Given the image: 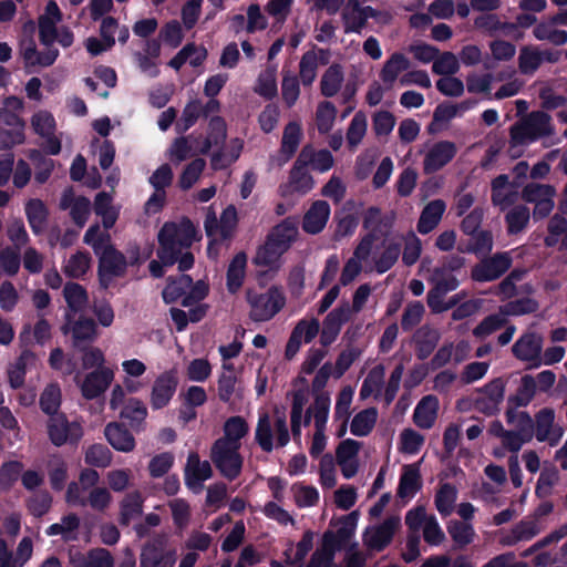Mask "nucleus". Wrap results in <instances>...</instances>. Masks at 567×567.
Segmentation results:
<instances>
[{
    "label": "nucleus",
    "instance_id": "nucleus-1",
    "mask_svg": "<svg viewBox=\"0 0 567 567\" xmlns=\"http://www.w3.org/2000/svg\"><path fill=\"white\" fill-rule=\"evenodd\" d=\"M195 228L192 221L185 218L179 225L166 221L158 231L157 258L166 267L178 264L179 271L184 272L193 268L194 255L183 249H188L194 240Z\"/></svg>",
    "mask_w": 567,
    "mask_h": 567
},
{
    "label": "nucleus",
    "instance_id": "nucleus-2",
    "mask_svg": "<svg viewBox=\"0 0 567 567\" xmlns=\"http://www.w3.org/2000/svg\"><path fill=\"white\" fill-rule=\"evenodd\" d=\"M246 300L250 307L249 318L254 322L271 320L286 303V297L277 286H271L266 292L247 289Z\"/></svg>",
    "mask_w": 567,
    "mask_h": 567
},
{
    "label": "nucleus",
    "instance_id": "nucleus-3",
    "mask_svg": "<svg viewBox=\"0 0 567 567\" xmlns=\"http://www.w3.org/2000/svg\"><path fill=\"white\" fill-rule=\"evenodd\" d=\"M358 520V511H352L337 519H331L330 526H338V528L337 530H326L321 538V545L317 549L324 553L326 556H328V559H334L336 553L342 549L343 546L354 536Z\"/></svg>",
    "mask_w": 567,
    "mask_h": 567
},
{
    "label": "nucleus",
    "instance_id": "nucleus-4",
    "mask_svg": "<svg viewBox=\"0 0 567 567\" xmlns=\"http://www.w3.org/2000/svg\"><path fill=\"white\" fill-rule=\"evenodd\" d=\"M240 445H228L225 441H215L210 447V460L220 475L233 482L238 478L243 471L244 457Z\"/></svg>",
    "mask_w": 567,
    "mask_h": 567
},
{
    "label": "nucleus",
    "instance_id": "nucleus-5",
    "mask_svg": "<svg viewBox=\"0 0 567 567\" xmlns=\"http://www.w3.org/2000/svg\"><path fill=\"white\" fill-rule=\"evenodd\" d=\"M99 258L97 279L102 289H109L114 278L126 274L128 264L125 255L111 243L95 254Z\"/></svg>",
    "mask_w": 567,
    "mask_h": 567
},
{
    "label": "nucleus",
    "instance_id": "nucleus-6",
    "mask_svg": "<svg viewBox=\"0 0 567 567\" xmlns=\"http://www.w3.org/2000/svg\"><path fill=\"white\" fill-rule=\"evenodd\" d=\"M47 433L50 442L56 447L65 444L76 446L83 437V427L76 421H69L62 412L48 419Z\"/></svg>",
    "mask_w": 567,
    "mask_h": 567
},
{
    "label": "nucleus",
    "instance_id": "nucleus-7",
    "mask_svg": "<svg viewBox=\"0 0 567 567\" xmlns=\"http://www.w3.org/2000/svg\"><path fill=\"white\" fill-rule=\"evenodd\" d=\"M167 538L157 534L141 549L140 567H174L177 560L175 549H166Z\"/></svg>",
    "mask_w": 567,
    "mask_h": 567
},
{
    "label": "nucleus",
    "instance_id": "nucleus-8",
    "mask_svg": "<svg viewBox=\"0 0 567 567\" xmlns=\"http://www.w3.org/2000/svg\"><path fill=\"white\" fill-rule=\"evenodd\" d=\"M509 252H496L483 258L471 270V278L476 282H488L501 278L512 266Z\"/></svg>",
    "mask_w": 567,
    "mask_h": 567
},
{
    "label": "nucleus",
    "instance_id": "nucleus-9",
    "mask_svg": "<svg viewBox=\"0 0 567 567\" xmlns=\"http://www.w3.org/2000/svg\"><path fill=\"white\" fill-rule=\"evenodd\" d=\"M213 476V470L208 461H200L197 452H190L184 468L186 486L195 494L202 492L203 483Z\"/></svg>",
    "mask_w": 567,
    "mask_h": 567
},
{
    "label": "nucleus",
    "instance_id": "nucleus-10",
    "mask_svg": "<svg viewBox=\"0 0 567 567\" xmlns=\"http://www.w3.org/2000/svg\"><path fill=\"white\" fill-rule=\"evenodd\" d=\"M178 385V378L175 370H168L159 374L152 388L151 405L154 410L165 408L174 396Z\"/></svg>",
    "mask_w": 567,
    "mask_h": 567
},
{
    "label": "nucleus",
    "instance_id": "nucleus-11",
    "mask_svg": "<svg viewBox=\"0 0 567 567\" xmlns=\"http://www.w3.org/2000/svg\"><path fill=\"white\" fill-rule=\"evenodd\" d=\"M555 412L550 408H544L535 415L534 434L538 442H548L550 446L558 444L563 436V429L554 426Z\"/></svg>",
    "mask_w": 567,
    "mask_h": 567
},
{
    "label": "nucleus",
    "instance_id": "nucleus-12",
    "mask_svg": "<svg viewBox=\"0 0 567 567\" xmlns=\"http://www.w3.org/2000/svg\"><path fill=\"white\" fill-rule=\"evenodd\" d=\"M455 143L450 141L436 142L426 153L423 161L425 174H433L447 165L456 155Z\"/></svg>",
    "mask_w": 567,
    "mask_h": 567
},
{
    "label": "nucleus",
    "instance_id": "nucleus-13",
    "mask_svg": "<svg viewBox=\"0 0 567 567\" xmlns=\"http://www.w3.org/2000/svg\"><path fill=\"white\" fill-rule=\"evenodd\" d=\"M350 307L348 303H343L332 311H330L322 322V330L320 333V343L322 347H329L338 338L342 324L350 319Z\"/></svg>",
    "mask_w": 567,
    "mask_h": 567
},
{
    "label": "nucleus",
    "instance_id": "nucleus-14",
    "mask_svg": "<svg viewBox=\"0 0 567 567\" xmlns=\"http://www.w3.org/2000/svg\"><path fill=\"white\" fill-rule=\"evenodd\" d=\"M399 526V517L391 516L385 518L380 525L374 527L371 533L364 536V544L372 550L382 551L391 544Z\"/></svg>",
    "mask_w": 567,
    "mask_h": 567
},
{
    "label": "nucleus",
    "instance_id": "nucleus-15",
    "mask_svg": "<svg viewBox=\"0 0 567 567\" xmlns=\"http://www.w3.org/2000/svg\"><path fill=\"white\" fill-rule=\"evenodd\" d=\"M114 373L109 368H101L86 374L81 385L82 395L86 400H94L103 394L111 385Z\"/></svg>",
    "mask_w": 567,
    "mask_h": 567
},
{
    "label": "nucleus",
    "instance_id": "nucleus-16",
    "mask_svg": "<svg viewBox=\"0 0 567 567\" xmlns=\"http://www.w3.org/2000/svg\"><path fill=\"white\" fill-rule=\"evenodd\" d=\"M512 351L517 359L530 362L529 368H538L542 364V340L534 333L520 337Z\"/></svg>",
    "mask_w": 567,
    "mask_h": 567
},
{
    "label": "nucleus",
    "instance_id": "nucleus-17",
    "mask_svg": "<svg viewBox=\"0 0 567 567\" xmlns=\"http://www.w3.org/2000/svg\"><path fill=\"white\" fill-rule=\"evenodd\" d=\"M298 237V224L293 217H286L274 226L266 238L274 243L281 251H288Z\"/></svg>",
    "mask_w": 567,
    "mask_h": 567
},
{
    "label": "nucleus",
    "instance_id": "nucleus-18",
    "mask_svg": "<svg viewBox=\"0 0 567 567\" xmlns=\"http://www.w3.org/2000/svg\"><path fill=\"white\" fill-rule=\"evenodd\" d=\"M104 436L110 445L118 452L128 453L135 449V439L123 423L110 422L106 424Z\"/></svg>",
    "mask_w": 567,
    "mask_h": 567
},
{
    "label": "nucleus",
    "instance_id": "nucleus-19",
    "mask_svg": "<svg viewBox=\"0 0 567 567\" xmlns=\"http://www.w3.org/2000/svg\"><path fill=\"white\" fill-rule=\"evenodd\" d=\"M330 205L326 200H316L303 216L302 229L317 235L326 227L330 216Z\"/></svg>",
    "mask_w": 567,
    "mask_h": 567
},
{
    "label": "nucleus",
    "instance_id": "nucleus-20",
    "mask_svg": "<svg viewBox=\"0 0 567 567\" xmlns=\"http://www.w3.org/2000/svg\"><path fill=\"white\" fill-rule=\"evenodd\" d=\"M439 400L435 395H425L416 404L413 412L414 424L423 430L431 429L437 417Z\"/></svg>",
    "mask_w": 567,
    "mask_h": 567
},
{
    "label": "nucleus",
    "instance_id": "nucleus-21",
    "mask_svg": "<svg viewBox=\"0 0 567 567\" xmlns=\"http://www.w3.org/2000/svg\"><path fill=\"white\" fill-rule=\"evenodd\" d=\"M446 204L443 199H433L427 203L421 212L420 218L416 224V229L420 234L426 235L431 233L440 224L443 214L445 213Z\"/></svg>",
    "mask_w": 567,
    "mask_h": 567
},
{
    "label": "nucleus",
    "instance_id": "nucleus-22",
    "mask_svg": "<svg viewBox=\"0 0 567 567\" xmlns=\"http://www.w3.org/2000/svg\"><path fill=\"white\" fill-rule=\"evenodd\" d=\"M484 398L477 399V409L486 414H492L504 399L505 383L501 378L494 379L482 389Z\"/></svg>",
    "mask_w": 567,
    "mask_h": 567
},
{
    "label": "nucleus",
    "instance_id": "nucleus-23",
    "mask_svg": "<svg viewBox=\"0 0 567 567\" xmlns=\"http://www.w3.org/2000/svg\"><path fill=\"white\" fill-rule=\"evenodd\" d=\"M415 343V355L419 360H426L440 341V333L436 329L429 326H422L413 334Z\"/></svg>",
    "mask_w": 567,
    "mask_h": 567
},
{
    "label": "nucleus",
    "instance_id": "nucleus-24",
    "mask_svg": "<svg viewBox=\"0 0 567 567\" xmlns=\"http://www.w3.org/2000/svg\"><path fill=\"white\" fill-rule=\"evenodd\" d=\"M422 488V476L417 464L403 466L396 495L400 498L413 497Z\"/></svg>",
    "mask_w": 567,
    "mask_h": 567
},
{
    "label": "nucleus",
    "instance_id": "nucleus-25",
    "mask_svg": "<svg viewBox=\"0 0 567 567\" xmlns=\"http://www.w3.org/2000/svg\"><path fill=\"white\" fill-rule=\"evenodd\" d=\"M247 255L244 251L237 252L230 260L226 272L227 290L235 295L243 287L246 277Z\"/></svg>",
    "mask_w": 567,
    "mask_h": 567
},
{
    "label": "nucleus",
    "instance_id": "nucleus-26",
    "mask_svg": "<svg viewBox=\"0 0 567 567\" xmlns=\"http://www.w3.org/2000/svg\"><path fill=\"white\" fill-rule=\"evenodd\" d=\"M146 416V405L136 398H130L125 401L120 412V417L126 421L130 427L135 432H140L143 429Z\"/></svg>",
    "mask_w": 567,
    "mask_h": 567
},
{
    "label": "nucleus",
    "instance_id": "nucleus-27",
    "mask_svg": "<svg viewBox=\"0 0 567 567\" xmlns=\"http://www.w3.org/2000/svg\"><path fill=\"white\" fill-rule=\"evenodd\" d=\"M73 347L85 350L96 338V323L92 318L80 317L72 327Z\"/></svg>",
    "mask_w": 567,
    "mask_h": 567
},
{
    "label": "nucleus",
    "instance_id": "nucleus-28",
    "mask_svg": "<svg viewBox=\"0 0 567 567\" xmlns=\"http://www.w3.org/2000/svg\"><path fill=\"white\" fill-rule=\"evenodd\" d=\"M48 215V208L41 199L33 198L25 204V216L34 235L43 233Z\"/></svg>",
    "mask_w": 567,
    "mask_h": 567
},
{
    "label": "nucleus",
    "instance_id": "nucleus-29",
    "mask_svg": "<svg viewBox=\"0 0 567 567\" xmlns=\"http://www.w3.org/2000/svg\"><path fill=\"white\" fill-rule=\"evenodd\" d=\"M524 122L532 134V141L548 136L553 133L551 116L544 111H533Z\"/></svg>",
    "mask_w": 567,
    "mask_h": 567
},
{
    "label": "nucleus",
    "instance_id": "nucleus-30",
    "mask_svg": "<svg viewBox=\"0 0 567 567\" xmlns=\"http://www.w3.org/2000/svg\"><path fill=\"white\" fill-rule=\"evenodd\" d=\"M471 240L465 247H457L460 252L487 256L494 246L493 234L488 229H481L475 235H470Z\"/></svg>",
    "mask_w": 567,
    "mask_h": 567
},
{
    "label": "nucleus",
    "instance_id": "nucleus-31",
    "mask_svg": "<svg viewBox=\"0 0 567 567\" xmlns=\"http://www.w3.org/2000/svg\"><path fill=\"white\" fill-rule=\"evenodd\" d=\"M344 73L341 64L332 63L322 74L320 81L321 94L326 97L334 96L341 89Z\"/></svg>",
    "mask_w": 567,
    "mask_h": 567
},
{
    "label": "nucleus",
    "instance_id": "nucleus-32",
    "mask_svg": "<svg viewBox=\"0 0 567 567\" xmlns=\"http://www.w3.org/2000/svg\"><path fill=\"white\" fill-rule=\"evenodd\" d=\"M193 278L189 275L182 274L181 276L167 279V284L162 291L163 300L166 305L177 302L186 291L192 287Z\"/></svg>",
    "mask_w": 567,
    "mask_h": 567
},
{
    "label": "nucleus",
    "instance_id": "nucleus-33",
    "mask_svg": "<svg viewBox=\"0 0 567 567\" xmlns=\"http://www.w3.org/2000/svg\"><path fill=\"white\" fill-rule=\"evenodd\" d=\"M302 138V130L298 122H289L282 133L280 153L289 161L297 152Z\"/></svg>",
    "mask_w": 567,
    "mask_h": 567
},
{
    "label": "nucleus",
    "instance_id": "nucleus-34",
    "mask_svg": "<svg viewBox=\"0 0 567 567\" xmlns=\"http://www.w3.org/2000/svg\"><path fill=\"white\" fill-rule=\"evenodd\" d=\"M410 68L409 59L401 52H394L385 61L380 72V79L383 83L392 85L399 74Z\"/></svg>",
    "mask_w": 567,
    "mask_h": 567
},
{
    "label": "nucleus",
    "instance_id": "nucleus-35",
    "mask_svg": "<svg viewBox=\"0 0 567 567\" xmlns=\"http://www.w3.org/2000/svg\"><path fill=\"white\" fill-rule=\"evenodd\" d=\"M120 524L130 526L131 522L143 513V498L138 492L128 493L120 505Z\"/></svg>",
    "mask_w": 567,
    "mask_h": 567
},
{
    "label": "nucleus",
    "instance_id": "nucleus-36",
    "mask_svg": "<svg viewBox=\"0 0 567 567\" xmlns=\"http://www.w3.org/2000/svg\"><path fill=\"white\" fill-rule=\"evenodd\" d=\"M249 426L243 416H230L224 424V436L216 441H226L228 445H240V440L248 434Z\"/></svg>",
    "mask_w": 567,
    "mask_h": 567
},
{
    "label": "nucleus",
    "instance_id": "nucleus-37",
    "mask_svg": "<svg viewBox=\"0 0 567 567\" xmlns=\"http://www.w3.org/2000/svg\"><path fill=\"white\" fill-rule=\"evenodd\" d=\"M536 390L535 378L530 374L523 375L516 393L508 396V408L527 406L534 399Z\"/></svg>",
    "mask_w": 567,
    "mask_h": 567
},
{
    "label": "nucleus",
    "instance_id": "nucleus-38",
    "mask_svg": "<svg viewBox=\"0 0 567 567\" xmlns=\"http://www.w3.org/2000/svg\"><path fill=\"white\" fill-rule=\"evenodd\" d=\"M62 393L58 383H49L40 394L39 405L49 417L60 414Z\"/></svg>",
    "mask_w": 567,
    "mask_h": 567
},
{
    "label": "nucleus",
    "instance_id": "nucleus-39",
    "mask_svg": "<svg viewBox=\"0 0 567 567\" xmlns=\"http://www.w3.org/2000/svg\"><path fill=\"white\" fill-rule=\"evenodd\" d=\"M378 420V410L375 408H368L358 412L351 422L350 431L355 436H368Z\"/></svg>",
    "mask_w": 567,
    "mask_h": 567
},
{
    "label": "nucleus",
    "instance_id": "nucleus-40",
    "mask_svg": "<svg viewBox=\"0 0 567 567\" xmlns=\"http://www.w3.org/2000/svg\"><path fill=\"white\" fill-rule=\"evenodd\" d=\"M63 297L68 303V307L74 313L85 309L89 302V296L86 289L78 282H66L63 288Z\"/></svg>",
    "mask_w": 567,
    "mask_h": 567
},
{
    "label": "nucleus",
    "instance_id": "nucleus-41",
    "mask_svg": "<svg viewBox=\"0 0 567 567\" xmlns=\"http://www.w3.org/2000/svg\"><path fill=\"white\" fill-rule=\"evenodd\" d=\"M48 474L53 491L60 492L65 487L68 465L61 455L54 454L48 462Z\"/></svg>",
    "mask_w": 567,
    "mask_h": 567
},
{
    "label": "nucleus",
    "instance_id": "nucleus-42",
    "mask_svg": "<svg viewBox=\"0 0 567 567\" xmlns=\"http://www.w3.org/2000/svg\"><path fill=\"white\" fill-rule=\"evenodd\" d=\"M384 383V367L382 364H378L373 367L367 378L363 380L361 389H360V399L365 400L374 394L378 398L381 393L382 386Z\"/></svg>",
    "mask_w": 567,
    "mask_h": 567
},
{
    "label": "nucleus",
    "instance_id": "nucleus-43",
    "mask_svg": "<svg viewBox=\"0 0 567 567\" xmlns=\"http://www.w3.org/2000/svg\"><path fill=\"white\" fill-rule=\"evenodd\" d=\"M203 116V104L198 99L189 100L183 109L182 115L176 123L177 133H185L193 127L198 118Z\"/></svg>",
    "mask_w": 567,
    "mask_h": 567
},
{
    "label": "nucleus",
    "instance_id": "nucleus-44",
    "mask_svg": "<svg viewBox=\"0 0 567 567\" xmlns=\"http://www.w3.org/2000/svg\"><path fill=\"white\" fill-rule=\"evenodd\" d=\"M505 415L508 424H516L517 431L515 432L530 442L534 436L535 424L529 413L525 411L517 413L515 408H508Z\"/></svg>",
    "mask_w": 567,
    "mask_h": 567
},
{
    "label": "nucleus",
    "instance_id": "nucleus-45",
    "mask_svg": "<svg viewBox=\"0 0 567 567\" xmlns=\"http://www.w3.org/2000/svg\"><path fill=\"white\" fill-rule=\"evenodd\" d=\"M255 440L264 452L270 453L274 450L271 420L267 412H262L258 416Z\"/></svg>",
    "mask_w": 567,
    "mask_h": 567
},
{
    "label": "nucleus",
    "instance_id": "nucleus-46",
    "mask_svg": "<svg viewBox=\"0 0 567 567\" xmlns=\"http://www.w3.org/2000/svg\"><path fill=\"white\" fill-rule=\"evenodd\" d=\"M530 218L529 208L525 205L513 207L505 215L506 229L508 235H516L523 231L528 225Z\"/></svg>",
    "mask_w": 567,
    "mask_h": 567
},
{
    "label": "nucleus",
    "instance_id": "nucleus-47",
    "mask_svg": "<svg viewBox=\"0 0 567 567\" xmlns=\"http://www.w3.org/2000/svg\"><path fill=\"white\" fill-rule=\"evenodd\" d=\"M457 497V491L454 485L444 483L435 494L434 503L437 512L446 517L453 512L454 503Z\"/></svg>",
    "mask_w": 567,
    "mask_h": 567
},
{
    "label": "nucleus",
    "instance_id": "nucleus-48",
    "mask_svg": "<svg viewBox=\"0 0 567 567\" xmlns=\"http://www.w3.org/2000/svg\"><path fill=\"white\" fill-rule=\"evenodd\" d=\"M553 25L554 24L551 23L550 19L548 22L537 23L533 30L534 37L539 41L547 40L555 45L566 44L567 43V31L559 30V29H553L551 28Z\"/></svg>",
    "mask_w": 567,
    "mask_h": 567
},
{
    "label": "nucleus",
    "instance_id": "nucleus-49",
    "mask_svg": "<svg viewBox=\"0 0 567 567\" xmlns=\"http://www.w3.org/2000/svg\"><path fill=\"white\" fill-rule=\"evenodd\" d=\"M112 456V452L106 445L95 443L85 451L84 461L87 465L105 468L110 466Z\"/></svg>",
    "mask_w": 567,
    "mask_h": 567
},
{
    "label": "nucleus",
    "instance_id": "nucleus-50",
    "mask_svg": "<svg viewBox=\"0 0 567 567\" xmlns=\"http://www.w3.org/2000/svg\"><path fill=\"white\" fill-rule=\"evenodd\" d=\"M91 255L87 251H78L70 257L64 267V274L69 278L83 277L91 266Z\"/></svg>",
    "mask_w": 567,
    "mask_h": 567
},
{
    "label": "nucleus",
    "instance_id": "nucleus-51",
    "mask_svg": "<svg viewBox=\"0 0 567 567\" xmlns=\"http://www.w3.org/2000/svg\"><path fill=\"white\" fill-rule=\"evenodd\" d=\"M542 65L540 51L532 47H523L518 56V69L522 74L529 75L535 73Z\"/></svg>",
    "mask_w": 567,
    "mask_h": 567
},
{
    "label": "nucleus",
    "instance_id": "nucleus-52",
    "mask_svg": "<svg viewBox=\"0 0 567 567\" xmlns=\"http://www.w3.org/2000/svg\"><path fill=\"white\" fill-rule=\"evenodd\" d=\"M29 157L35 165V182L38 184L47 183L54 169V161L43 156L39 150H31Z\"/></svg>",
    "mask_w": 567,
    "mask_h": 567
},
{
    "label": "nucleus",
    "instance_id": "nucleus-53",
    "mask_svg": "<svg viewBox=\"0 0 567 567\" xmlns=\"http://www.w3.org/2000/svg\"><path fill=\"white\" fill-rule=\"evenodd\" d=\"M206 162L204 158H195L190 163H188L183 169L179 179L178 186L183 190H187L194 186V184L200 177L203 171L205 169Z\"/></svg>",
    "mask_w": 567,
    "mask_h": 567
},
{
    "label": "nucleus",
    "instance_id": "nucleus-54",
    "mask_svg": "<svg viewBox=\"0 0 567 567\" xmlns=\"http://www.w3.org/2000/svg\"><path fill=\"white\" fill-rule=\"evenodd\" d=\"M458 286L460 280L454 275L447 276V278H441L440 280H435L433 287L427 291V306H432V301H435L437 299H444V297L449 292L456 290Z\"/></svg>",
    "mask_w": 567,
    "mask_h": 567
},
{
    "label": "nucleus",
    "instance_id": "nucleus-55",
    "mask_svg": "<svg viewBox=\"0 0 567 567\" xmlns=\"http://www.w3.org/2000/svg\"><path fill=\"white\" fill-rule=\"evenodd\" d=\"M318 55L316 51L310 50L302 54L299 63V74L305 86L313 83L317 75Z\"/></svg>",
    "mask_w": 567,
    "mask_h": 567
},
{
    "label": "nucleus",
    "instance_id": "nucleus-56",
    "mask_svg": "<svg viewBox=\"0 0 567 567\" xmlns=\"http://www.w3.org/2000/svg\"><path fill=\"white\" fill-rule=\"evenodd\" d=\"M286 251H281L274 243L266 238L265 244L260 246L254 258L256 266L271 267Z\"/></svg>",
    "mask_w": 567,
    "mask_h": 567
},
{
    "label": "nucleus",
    "instance_id": "nucleus-57",
    "mask_svg": "<svg viewBox=\"0 0 567 567\" xmlns=\"http://www.w3.org/2000/svg\"><path fill=\"white\" fill-rule=\"evenodd\" d=\"M255 92L266 100H272L277 95L278 89L275 68H269L268 71L258 76Z\"/></svg>",
    "mask_w": 567,
    "mask_h": 567
},
{
    "label": "nucleus",
    "instance_id": "nucleus-58",
    "mask_svg": "<svg viewBox=\"0 0 567 567\" xmlns=\"http://www.w3.org/2000/svg\"><path fill=\"white\" fill-rule=\"evenodd\" d=\"M367 116L359 111L352 117L347 130V142L350 147L357 146L367 133Z\"/></svg>",
    "mask_w": 567,
    "mask_h": 567
},
{
    "label": "nucleus",
    "instance_id": "nucleus-59",
    "mask_svg": "<svg viewBox=\"0 0 567 567\" xmlns=\"http://www.w3.org/2000/svg\"><path fill=\"white\" fill-rule=\"evenodd\" d=\"M336 113L337 109L334 104L329 101H323L318 105L316 112V122L319 133L326 134L331 130Z\"/></svg>",
    "mask_w": 567,
    "mask_h": 567
},
{
    "label": "nucleus",
    "instance_id": "nucleus-60",
    "mask_svg": "<svg viewBox=\"0 0 567 567\" xmlns=\"http://www.w3.org/2000/svg\"><path fill=\"white\" fill-rule=\"evenodd\" d=\"M52 506V496L48 491H40L27 499V508L34 517L44 516Z\"/></svg>",
    "mask_w": 567,
    "mask_h": 567
},
{
    "label": "nucleus",
    "instance_id": "nucleus-61",
    "mask_svg": "<svg viewBox=\"0 0 567 567\" xmlns=\"http://www.w3.org/2000/svg\"><path fill=\"white\" fill-rule=\"evenodd\" d=\"M447 532L458 547H464L473 542L474 529L470 524L460 520L451 522Z\"/></svg>",
    "mask_w": 567,
    "mask_h": 567
},
{
    "label": "nucleus",
    "instance_id": "nucleus-62",
    "mask_svg": "<svg viewBox=\"0 0 567 567\" xmlns=\"http://www.w3.org/2000/svg\"><path fill=\"white\" fill-rule=\"evenodd\" d=\"M555 194V187L551 185L529 183L523 188L522 197L527 203L536 204L545 198L554 197Z\"/></svg>",
    "mask_w": 567,
    "mask_h": 567
},
{
    "label": "nucleus",
    "instance_id": "nucleus-63",
    "mask_svg": "<svg viewBox=\"0 0 567 567\" xmlns=\"http://www.w3.org/2000/svg\"><path fill=\"white\" fill-rule=\"evenodd\" d=\"M84 244L92 247L94 254L112 243L107 230L102 231L99 224L91 225L84 234Z\"/></svg>",
    "mask_w": 567,
    "mask_h": 567
},
{
    "label": "nucleus",
    "instance_id": "nucleus-64",
    "mask_svg": "<svg viewBox=\"0 0 567 567\" xmlns=\"http://www.w3.org/2000/svg\"><path fill=\"white\" fill-rule=\"evenodd\" d=\"M0 266L8 276L17 275L21 266V249L10 246L1 249Z\"/></svg>",
    "mask_w": 567,
    "mask_h": 567
}]
</instances>
